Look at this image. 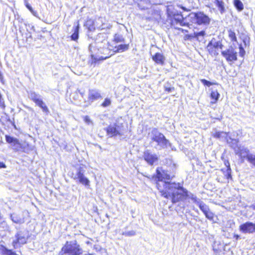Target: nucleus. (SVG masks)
Segmentation results:
<instances>
[{
    "instance_id": "nucleus-1",
    "label": "nucleus",
    "mask_w": 255,
    "mask_h": 255,
    "mask_svg": "<svg viewBox=\"0 0 255 255\" xmlns=\"http://www.w3.org/2000/svg\"><path fill=\"white\" fill-rule=\"evenodd\" d=\"M167 190L163 194V197L170 199L172 204H174L180 201L190 199H192L195 196L188 191L180 182L172 183L167 184Z\"/></svg>"
},
{
    "instance_id": "nucleus-2",
    "label": "nucleus",
    "mask_w": 255,
    "mask_h": 255,
    "mask_svg": "<svg viewBox=\"0 0 255 255\" xmlns=\"http://www.w3.org/2000/svg\"><path fill=\"white\" fill-rule=\"evenodd\" d=\"M174 177L173 174H170L168 170L163 169L161 167L156 168L155 173L152 176V178L156 182V186L161 195L163 197V194L167 190V184L175 182L171 180Z\"/></svg>"
},
{
    "instance_id": "nucleus-3",
    "label": "nucleus",
    "mask_w": 255,
    "mask_h": 255,
    "mask_svg": "<svg viewBox=\"0 0 255 255\" xmlns=\"http://www.w3.org/2000/svg\"><path fill=\"white\" fill-rule=\"evenodd\" d=\"M150 144L155 149L160 150L170 147L172 150L175 148L165 136L156 128L151 129L149 133Z\"/></svg>"
},
{
    "instance_id": "nucleus-4",
    "label": "nucleus",
    "mask_w": 255,
    "mask_h": 255,
    "mask_svg": "<svg viewBox=\"0 0 255 255\" xmlns=\"http://www.w3.org/2000/svg\"><path fill=\"white\" fill-rule=\"evenodd\" d=\"M104 130L109 137L115 138L118 136L119 139L121 140H127L128 138V127H125L123 123H115L113 125L111 124L104 128Z\"/></svg>"
},
{
    "instance_id": "nucleus-5",
    "label": "nucleus",
    "mask_w": 255,
    "mask_h": 255,
    "mask_svg": "<svg viewBox=\"0 0 255 255\" xmlns=\"http://www.w3.org/2000/svg\"><path fill=\"white\" fill-rule=\"evenodd\" d=\"M167 19L171 27L175 28L178 25L181 26H187L190 28L191 24L187 21V17L184 18L181 12L178 11L177 10H167Z\"/></svg>"
},
{
    "instance_id": "nucleus-6",
    "label": "nucleus",
    "mask_w": 255,
    "mask_h": 255,
    "mask_svg": "<svg viewBox=\"0 0 255 255\" xmlns=\"http://www.w3.org/2000/svg\"><path fill=\"white\" fill-rule=\"evenodd\" d=\"M189 23L198 26H208L211 23V18L203 11L191 12L187 17Z\"/></svg>"
},
{
    "instance_id": "nucleus-7",
    "label": "nucleus",
    "mask_w": 255,
    "mask_h": 255,
    "mask_svg": "<svg viewBox=\"0 0 255 255\" xmlns=\"http://www.w3.org/2000/svg\"><path fill=\"white\" fill-rule=\"evenodd\" d=\"M224 47L222 40L219 38L213 37L210 40L206 47L209 54L212 56H217L219 55V50H222Z\"/></svg>"
},
{
    "instance_id": "nucleus-8",
    "label": "nucleus",
    "mask_w": 255,
    "mask_h": 255,
    "mask_svg": "<svg viewBox=\"0 0 255 255\" xmlns=\"http://www.w3.org/2000/svg\"><path fill=\"white\" fill-rule=\"evenodd\" d=\"M85 170L83 166H79L76 169V173H72V178L88 189L90 186V181L85 176Z\"/></svg>"
},
{
    "instance_id": "nucleus-9",
    "label": "nucleus",
    "mask_w": 255,
    "mask_h": 255,
    "mask_svg": "<svg viewBox=\"0 0 255 255\" xmlns=\"http://www.w3.org/2000/svg\"><path fill=\"white\" fill-rule=\"evenodd\" d=\"M14 239L12 242V245L16 249L18 245L20 246L25 245L29 238L28 232L25 230H18L14 235Z\"/></svg>"
},
{
    "instance_id": "nucleus-10",
    "label": "nucleus",
    "mask_w": 255,
    "mask_h": 255,
    "mask_svg": "<svg viewBox=\"0 0 255 255\" xmlns=\"http://www.w3.org/2000/svg\"><path fill=\"white\" fill-rule=\"evenodd\" d=\"M103 35L102 34H99L97 35L96 38L94 40V41L89 44V50L91 52V59L89 60V64L91 65V66H93L95 67L97 62L98 61L97 57H96L94 55V53H96L97 50H99L98 47L99 46L97 45V44L100 42L99 39L101 38V37H103Z\"/></svg>"
},
{
    "instance_id": "nucleus-11",
    "label": "nucleus",
    "mask_w": 255,
    "mask_h": 255,
    "mask_svg": "<svg viewBox=\"0 0 255 255\" xmlns=\"http://www.w3.org/2000/svg\"><path fill=\"white\" fill-rule=\"evenodd\" d=\"M68 255H81L83 250L76 240L67 241L64 244Z\"/></svg>"
},
{
    "instance_id": "nucleus-12",
    "label": "nucleus",
    "mask_w": 255,
    "mask_h": 255,
    "mask_svg": "<svg viewBox=\"0 0 255 255\" xmlns=\"http://www.w3.org/2000/svg\"><path fill=\"white\" fill-rule=\"evenodd\" d=\"M221 55L229 63L235 62L238 60V53L232 46L226 50H222Z\"/></svg>"
},
{
    "instance_id": "nucleus-13",
    "label": "nucleus",
    "mask_w": 255,
    "mask_h": 255,
    "mask_svg": "<svg viewBox=\"0 0 255 255\" xmlns=\"http://www.w3.org/2000/svg\"><path fill=\"white\" fill-rule=\"evenodd\" d=\"M142 158L148 165L150 166H152L158 160L157 154L149 149H146L143 151Z\"/></svg>"
},
{
    "instance_id": "nucleus-14",
    "label": "nucleus",
    "mask_w": 255,
    "mask_h": 255,
    "mask_svg": "<svg viewBox=\"0 0 255 255\" xmlns=\"http://www.w3.org/2000/svg\"><path fill=\"white\" fill-rule=\"evenodd\" d=\"M238 135L239 134L237 132L236 135L235 133H233L231 135H229L228 134L227 136H225V137L227 144L232 149H234L235 152L240 146V145H239V139L238 138H235L237 137Z\"/></svg>"
},
{
    "instance_id": "nucleus-15",
    "label": "nucleus",
    "mask_w": 255,
    "mask_h": 255,
    "mask_svg": "<svg viewBox=\"0 0 255 255\" xmlns=\"http://www.w3.org/2000/svg\"><path fill=\"white\" fill-rule=\"evenodd\" d=\"M239 229L242 233L253 234L255 233V223L247 221L241 224Z\"/></svg>"
},
{
    "instance_id": "nucleus-16",
    "label": "nucleus",
    "mask_w": 255,
    "mask_h": 255,
    "mask_svg": "<svg viewBox=\"0 0 255 255\" xmlns=\"http://www.w3.org/2000/svg\"><path fill=\"white\" fill-rule=\"evenodd\" d=\"M102 98L101 91L97 89H90L88 91V100L91 103Z\"/></svg>"
},
{
    "instance_id": "nucleus-17",
    "label": "nucleus",
    "mask_w": 255,
    "mask_h": 255,
    "mask_svg": "<svg viewBox=\"0 0 255 255\" xmlns=\"http://www.w3.org/2000/svg\"><path fill=\"white\" fill-rule=\"evenodd\" d=\"M94 20L96 29L101 30L105 29L106 28L110 29L112 26L110 24H107L105 23V19L103 17L99 16L96 17L94 19Z\"/></svg>"
},
{
    "instance_id": "nucleus-18",
    "label": "nucleus",
    "mask_w": 255,
    "mask_h": 255,
    "mask_svg": "<svg viewBox=\"0 0 255 255\" xmlns=\"http://www.w3.org/2000/svg\"><path fill=\"white\" fill-rule=\"evenodd\" d=\"M235 153L243 160L244 159H246L247 160L249 155L252 154L250 153V150L247 147H246L244 146H241V145H240L239 147L235 152Z\"/></svg>"
},
{
    "instance_id": "nucleus-19",
    "label": "nucleus",
    "mask_w": 255,
    "mask_h": 255,
    "mask_svg": "<svg viewBox=\"0 0 255 255\" xmlns=\"http://www.w3.org/2000/svg\"><path fill=\"white\" fill-rule=\"evenodd\" d=\"M10 218L13 223L18 224H23L25 222L24 215L22 213H13L10 214Z\"/></svg>"
},
{
    "instance_id": "nucleus-20",
    "label": "nucleus",
    "mask_w": 255,
    "mask_h": 255,
    "mask_svg": "<svg viewBox=\"0 0 255 255\" xmlns=\"http://www.w3.org/2000/svg\"><path fill=\"white\" fill-rule=\"evenodd\" d=\"M33 146L26 142L20 143L15 151L29 153L33 150Z\"/></svg>"
},
{
    "instance_id": "nucleus-21",
    "label": "nucleus",
    "mask_w": 255,
    "mask_h": 255,
    "mask_svg": "<svg viewBox=\"0 0 255 255\" xmlns=\"http://www.w3.org/2000/svg\"><path fill=\"white\" fill-rule=\"evenodd\" d=\"M5 139L6 142L10 144L14 151L16 150L20 143L17 138L9 135H5Z\"/></svg>"
},
{
    "instance_id": "nucleus-22",
    "label": "nucleus",
    "mask_w": 255,
    "mask_h": 255,
    "mask_svg": "<svg viewBox=\"0 0 255 255\" xmlns=\"http://www.w3.org/2000/svg\"><path fill=\"white\" fill-rule=\"evenodd\" d=\"M152 59L156 64L163 65L165 58L162 53L157 52L152 55Z\"/></svg>"
},
{
    "instance_id": "nucleus-23",
    "label": "nucleus",
    "mask_w": 255,
    "mask_h": 255,
    "mask_svg": "<svg viewBox=\"0 0 255 255\" xmlns=\"http://www.w3.org/2000/svg\"><path fill=\"white\" fill-rule=\"evenodd\" d=\"M25 5L34 16L41 20L45 23H48V22L47 21V18H46L44 15L42 16V17L39 16L37 12L33 9L31 5L28 2L25 1Z\"/></svg>"
},
{
    "instance_id": "nucleus-24",
    "label": "nucleus",
    "mask_w": 255,
    "mask_h": 255,
    "mask_svg": "<svg viewBox=\"0 0 255 255\" xmlns=\"http://www.w3.org/2000/svg\"><path fill=\"white\" fill-rule=\"evenodd\" d=\"M84 26L89 32H93L96 30L95 23L94 19L88 18L84 23Z\"/></svg>"
},
{
    "instance_id": "nucleus-25",
    "label": "nucleus",
    "mask_w": 255,
    "mask_h": 255,
    "mask_svg": "<svg viewBox=\"0 0 255 255\" xmlns=\"http://www.w3.org/2000/svg\"><path fill=\"white\" fill-rule=\"evenodd\" d=\"M28 97L35 105L42 99V96L40 94L32 91H30L28 93Z\"/></svg>"
},
{
    "instance_id": "nucleus-26",
    "label": "nucleus",
    "mask_w": 255,
    "mask_h": 255,
    "mask_svg": "<svg viewBox=\"0 0 255 255\" xmlns=\"http://www.w3.org/2000/svg\"><path fill=\"white\" fill-rule=\"evenodd\" d=\"M80 25L79 22H77L76 24H75L73 27V33L71 35V39L73 41H77L79 38Z\"/></svg>"
},
{
    "instance_id": "nucleus-27",
    "label": "nucleus",
    "mask_w": 255,
    "mask_h": 255,
    "mask_svg": "<svg viewBox=\"0 0 255 255\" xmlns=\"http://www.w3.org/2000/svg\"><path fill=\"white\" fill-rule=\"evenodd\" d=\"M221 171L224 175V177L228 180H232V169L231 167H224L221 169Z\"/></svg>"
},
{
    "instance_id": "nucleus-28",
    "label": "nucleus",
    "mask_w": 255,
    "mask_h": 255,
    "mask_svg": "<svg viewBox=\"0 0 255 255\" xmlns=\"http://www.w3.org/2000/svg\"><path fill=\"white\" fill-rule=\"evenodd\" d=\"M0 251L4 255H18L15 251L8 249L3 245H0Z\"/></svg>"
},
{
    "instance_id": "nucleus-29",
    "label": "nucleus",
    "mask_w": 255,
    "mask_h": 255,
    "mask_svg": "<svg viewBox=\"0 0 255 255\" xmlns=\"http://www.w3.org/2000/svg\"><path fill=\"white\" fill-rule=\"evenodd\" d=\"M214 3L221 14H223L225 12V2L223 1V0H215Z\"/></svg>"
},
{
    "instance_id": "nucleus-30",
    "label": "nucleus",
    "mask_w": 255,
    "mask_h": 255,
    "mask_svg": "<svg viewBox=\"0 0 255 255\" xmlns=\"http://www.w3.org/2000/svg\"><path fill=\"white\" fill-rule=\"evenodd\" d=\"M151 6L149 0H141L138 3V6L141 10H145L148 9Z\"/></svg>"
},
{
    "instance_id": "nucleus-31",
    "label": "nucleus",
    "mask_w": 255,
    "mask_h": 255,
    "mask_svg": "<svg viewBox=\"0 0 255 255\" xmlns=\"http://www.w3.org/2000/svg\"><path fill=\"white\" fill-rule=\"evenodd\" d=\"M220 96V95L217 90H212L210 95V98L212 100L211 103L212 104H215L219 100Z\"/></svg>"
},
{
    "instance_id": "nucleus-32",
    "label": "nucleus",
    "mask_w": 255,
    "mask_h": 255,
    "mask_svg": "<svg viewBox=\"0 0 255 255\" xmlns=\"http://www.w3.org/2000/svg\"><path fill=\"white\" fill-rule=\"evenodd\" d=\"M36 106H38L40 108L42 111V112L46 115H48L50 113V111L49 110L48 108L44 103V102L42 99L40 102H39L36 104Z\"/></svg>"
},
{
    "instance_id": "nucleus-33",
    "label": "nucleus",
    "mask_w": 255,
    "mask_h": 255,
    "mask_svg": "<svg viewBox=\"0 0 255 255\" xmlns=\"http://www.w3.org/2000/svg\"><path fill=\"white\" fill-rule=\"evenodd\" d=\"M129 48V44H121L115 46L114 51L116 53L123 52L128 50Z\"/></svg>"
},
{
    "instance_id": "nucleus-34",
    "label": "nucleus",
    "mask_w": 255,
    "mask_h": 255,
    "mask_svg": "<svg viewBox=\"0 0 255 255\" xmlns=\"http://www.w3.org/2000/svg\"><path fill=\"white\" fill-rule=\"evenodd\" d=\"M229 132L223 131H217L212 132V136L216 138L219 139L222 137H225V136H227Z\"/></svg>"
},
{
    "instance_id": "nucleus-35",
    "label": "nucleus",
    "mask_w": 255,
    "mask_h": 255,
    "mask_svg": "<svg viewBox=\"0 0 255 255\" xmlns=\"http://www.w3.org/2000/svg\"><path fill=\"white\" fill-rule=\"evenodd\" d=\"M233 4L236 9L239 12L242 11L244 9V6L241 0H234Z\"/></svg>"
},
{
    "instance_id": "nucleus-36",
    "label": "nucleus",
    "mask_w": 255,
    "mask_h": 255,
    "mask_svg": "<svg viewBox=\"0 0 255 255\" xmlns=\"http://www.w3.org/2000/svg\"><path fill=\"white\" fill-rule=\"evenodd\" d=\"M163 87L164 91L168 93H171L174 91V88L173 87L172 84L168 82L164 84Z\"/></svg>"
},
{
    "instance_id": "nucleus-37",
    "label": "nucleus",
    "mask_w": 255,
    "mask_h": 255,
    "mask_svg": "<svg viewBox=\"0 0 255 255\" xmlns=\"http://www.w3.org/2000/svg\"><path fill=\"white\" fill-rule=\"evenodd\" d=\"M228 36L230 40L233 42H237V38L235 31L231 29L228 30Z\"/></svg>"
},
{
    "instance_id": "nucleus-38",
    "label": "nucleus",
    "mask_w": 255,
    "mask_h": 255,
    "mask_svg": "<svg viewBox=\"0 0 255 255\" xmlns=\"http://www.w3.org/2000/svg\"><path fill=\"white\" fill-rule=\"evenodd\" d=\"M205 216L209 220L214 222L215 214L209 209L206 213L204 214Z\"/></svg>"
},
{
    "instance_id": "nucleus-39",
    "label": "nucleus",
    "mask_w": 255,
    "mask_h": 255,
    "mask_svg": "<svg viewBox=\"0 0 255 255\" xmlns=\"http://www.w3.org/2000/svg\"><path fill=\"white\" fill-rule=\"evenodd\" d=\"M114 39L116 43L124 42L125 41V38L123 35L120 34H115Z\"/></svg>"
},
{
    "instance_id": "nucleus-40",
    "label": "nucleus",
    "mask_w": 255,
    "mask_h": 255,
    "mask_svg": "<svg viewBox=\"0 0 255 255\" xmlns=\"http://www.w3.org/2000/svg\"><path fill=\"white\" fill-rule=\"evenodd\" d=\"M220 245V242H217L216 241L214 242L212 247H213V250L215 253L218 254L221 252V249L219 247Z\"/></svg>"
},
{
    "instance_id": "nucleus-41",
    "label": "nucleus",
    "mask_w": 255,
    "mask_h": 255,
    "mask_svg": "<svg viewBox=\"0 0 255 255\" xmlns=\"http://www.w3.org/2000/svg\"><path fill=\"white\" fill-rule=\"evenodd\" d=\"M198 207L203 214L206 213L210 209L209 206L204 203V202L200 203Z\"/></svg>"
},
{
    "instance_id": "nucleus-42",
    "label": "nucleus",
    "mask_w": 255,
    "mask_h": 255,
    "mask_svg": "<svg viewBox=\"0 0 255 255\" xmlns=\"http://www.w3.org/2000/svg\"><path fill=\"white\" fill-rule=\"evenodd\" d=\"M200 81L204 86H207L208 87L212 85L218 84L217 83L212 82L205 79H201Z\"/></svg>"
},
{
    "instance_id": "nucleus-43",
    "label": "nucleus",
    "mask_w": 255,
    "mask_h": 255,
    "mask_svg": "<svg viewBox=\"0 0 255 255\" xmlns=\"http://www.w3.org/2000/svg\"><path fill=\"white\" fill-rule=\"evenodd\" d=\"M121 234L126 237H133L136 235V232L133 230L129 231H124L122 232Z\"/></svg>"
},
{
    "instance_id": "nucleus-44",
    "label": "nucleus",
    "mask_w": 255,
    "mask_h": 255,
    "mask_svg": "<svg viewBox=\"0 0 255 255\" xmlns=\"http://www.w3.org/2000/svg\"><path fill=\"white\" fill-rule=\"evenodd\" d=\"M111 100L109 98H106L101 106L103 108H107L111 105Z\"/></svg>"
},
{
    "instance_id": "nucleus-45",
    "label": "nucleus",
    "mask_w": 255,
    "mask_h": 255,
    "mask_svg": "<svg viewBox=\"0 0 255 255\" xmlns=\"http://www.w3.org/2000/svg\"><path fill=\"white\" fill-rule=\"evenodd\" d=\"M247 160L255 167V154H250Z\"/></svg>"
},
{
    "instance_id": "nucleus-46",
    "label": "nucleus",
    "mask_w": 255,
    "mask_h": 255,
    "mask_svg": "<svg viewBox=\"0 0 255 255\" xmlns=\"http://www.w3.org/2000/svg\"><path fill=\"white\" fill-rule=\"evenodd\" d=\"M206 34V32L205 30H201L198 32H194V37L198 38L199 37H204Z\"/></svg>"
},
{
    "instance_id": "nucleus-47",
    "label": "nucleus",
    "mask_w": 255,
    "mask_h": 255,
    "mask_svg": "<svg viewBox=\"0 0 255 255\" xmlns=\"http://www.w3.org/2000/svg\"><path fill=\"white\" fill-rule=\"evenodd\" d=\"M84 121L88 125H91L93 126L94 125L93 121L91 120L90 117L88 116H85L84 117Z\"/></svg>"
},
{
    "instance_id": "nucleus-48",
    "label": "nucleus",
    "mask_w": 255,
    "mask_h": 255,
    "mask_svg": "<svg viewBox=\"0 0 255 255\" xmlns=\"http://www.w3.org/2000/svg\"><path fill=\"white\" fill-rule=\"evenodd\" d=\"M191 201L193 203L196 204L198 206L203 201L195 195L193 199H191Z\"/></svg>"
},
{
    "instance_id": "nucleus-49",
    "label": "nucleus",
    "mask_w": 255,
    "mask_h": 255,
    "mask_svg": "<svg viewBox=\"0 0 255 255\" xmlns=\"http://www.w3.org/2000/svg\"><path fill=\"white\" fill-rule=\"evenodd\" d=\"M246 54V51L244 48L243 47L242 45H239V55L240 56L242 57H244Z\"/></svg>"
},
{
    "instance_id": "nucleus-50",
    "label": "nucleus",
    "mask_w": 255,
    "mask_h": 255,
    "mask_svg": "<svg viewBox=\"0 0 255 255\" xmlns=\"http://www.w3.org/2000/svg\"><path fill=\"white\" fill-rule=\"evenodd\" d=\"M58 255H68L65 245L62 247L61 251L59 252Z\"/></svg>"
},
{
    "instance_id": "nucleus-51",
    "label": "nucleus",
    "mask_w": 255,
    "mask_h": 255,
    "mask_svg": "<svg viewBox=\"0 0 255 255\" xmlns=\"http://www.w3.org/2000/svg\"><path fill=\"white\" fill-rule=\"evenodd\" d=\"M26 27L27 31H28L29 29L33 31L35 30L34 26L31 25L29 24H28V25L26 24Z\"/></svg>"
},
{
    "instance_id": "nucleus-52",
    "label": "nucleus",
    "mask_w": 255,
    "mask_h": 255,
    "mask_svg": "<svg viewBox=\"0 0 255 255\" xmlns=\"http://www.w3.org/2000/svg\"><path fill=\"white\" fill-rule=\"evenodd\" d=\"M175 29H177L179 31H182V32L183 33H188V30L187 29H183V28H179L178 27H175Z\"/></svg>"
},
{
    "instance_id": "nucleus-53",
    "label": "nucleus",
    "mask_w": 255,
    "mask_h": 255,
    "mask_svg": "<svg viewBox=\"0 0 255 255\" xmlns=\"http://www.w3.org/2000/svg\"><path fill=\"white\" fill-rule=\"evenodd\" d=\"M193 37H194V36L192 35L191 34H186L185 35V39L190 40Z\"/></svg>"
},
{
    "instance_id": "nucleus-54",
    "label": "nucleus",
    "mask_w": 255,
    "mask_h": 255,
    "mask_svg": "<svg viewBox=\"0 0 255 255\" xmlns=\"http://www.w3.org/2000/svg\"><path fill=\"white\" fill-rule=\"evenodd\" d=\"M0 82L2 84H4V79H3V75H2V74L1 72L0 71Z\"/></svg>"
},
{
    "instance_id": "nucleus-55",
    "label": "nucleus",
    "mask_w": 255,
    "mask_h": 255,
    "mask_svg": "<svg viewBox=\"0 0 255 255\" xmlns=\"http://www.w3.org/2000/svg\"><path fill=\"white\" fill-rule=\"evenodd\" d=\"M224 164L225 165V167H231L230 162L228 160L225 161Z\"/></svg>"
},
{
    "instance_id": "nucleus-56",
    "label": "nucleus",
    "mask_w": 255,
    "mask_h": 255,
    "mask_svg": "<svg viewBox=\"0 0 255 255\" xmlns=\"http://www.w3.org/2000/svg\"><path fill=\"white\" fill-rule=\"evenodd\" d=\"M234 239H235L236 240H238L241 239V236L238 234H234Z\"/></svg>"
},
{
    "instance_id": "nucleus-57",
    "label": "nucleus",
    "mask_w": 255,
    "mask_h": 255,
    "mask_svg": "<svg viewBox=\"0 0 255 255\" xmlns=\"http://www.w3.org/2000/svg\"><path fill=\"white\" fill-rule=\"evenodd\" d=\"M78 92L81 95V96L83 97L85 95V92L84 91H81V90H77Z\"/></svg>"
},
{
    "instance_id": "nucleus-58",
    "label": "nucleus",
    "mask_w": 255,
    "mask_h": 255,
    "mask_svg": "<svg viewBox=\"0 0 255 255\" xmlns=\"http://www.w3.org/2000/svg\"><path fill=\"white\" fill-rule=\"evenodd\" d=\"M6 167L5 164L3 162L0 161V168H4Z\"/></svg>"
},
{
    "instance_id": "nucleus-59",
    "label": "nucleus",
    "mask_w": 255,
    "mask_h": 255,
    "mask_svg": "<svg viewBox=\"0 0 255 255\" xmlns=\"http://www.w3.org/2000/svg\"><path fill=\"white\" fill-rule=\"evenodd\" d=\"M250 208L252 209V210H255V202L251 204L250 206H249Z\"/></svg>"
},
{
    "instance_id": "nucleus-60",
    "label": "nucleus",
    "mask_w": 255,
    "mask_h": 255,
    "mask_svg": "<svg viewBox=\"0 0 255 255\" xmlns=\"http://www.w3.org/2000/svg\"><path fill=\"white\" fill-rule=\"evenodd\" d=\"M101 42H102V43H103V42H107V40H106V39H104L103 40H102L101 41Z\"/></svg>"
},
{
    "instance_id": "nucleus-61",
    "label": "nucleus",
    "mask_w": 255,
    "mask_h": 255,
    "mask_svg": "<svg viewBox=\"0 0 255 255\" xmlns=\"http://www.w3.org/2000/svg\"><path fill=\"white\" fill-rule=\"evenodd\" d=\"M86 244H87V245L91 244V242H89V241H87V242H86Z\"/></svg>"
},
{
    "instance_id": "nucleus-62",
    "label": "nucleus",
    "mask_w": 255,
    "mask_h": 255,
    "mask_svg": "<svg viewBox=\"0 0 255 255\" xmlns=\"http://www.w3.org/2000/svg\"><path fill=\"white\" fill-rule=\"evenodd\" d=\"M12 126H13V127H14V128H16L15 125V124H14V122L12 123Z\"/></svg>"
},
{
    "instance_id": "nucleus-63",
    "label": "nucleus",
    "mask_w": 255,
    "mask_h": 255,
    "mask_svg": "<svg viewBox=\"0 0 255 255\" xmlns=\"http://www.w3.org/2000/svg\"><path fill=\"white\" fill-rule=\"evenodd\" d=\"M101 58H102V59H107V58H108V57H106L105 58H103V57H101Z\"/></svg>"
},
{
    "instance_id": "nucleus-64",
    "label": "nucleus",
    "mask_w": 255,
    "mask_h": 255,
    "mask_svg": "<svg viewBox=\"0 0 255 255\" xmlns=\"http://www.w3.org/2000/svg\"><path fill=\"white\" fill-rule=\"evenodd\" d=\"M29 37H31V35H29Z\"/></svg>"
}]
</instances>
